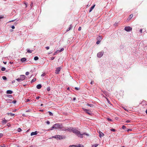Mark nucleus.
<instances>
[{"instance_id": "nucleus-27", "label": "nucleus", "mask_w": 147, "mask_h": 147, "mask_svg": "<svg viewBox=\"0 0 147 147\" xmlns=\"http://www.w3.org/2000/svg\"><path fill=\"white\" fill-rule=\"evenodd\" d=\"M2 78L4 80H5L7 79V78L5 76H3L2 77Z\"/></svg>"}, {"instance_id": "nucleus-18", "label": "nucleus", "mask_w": 147, "mask_h": 147, "mask_svg": "<svg viewBox=\"0 0 147 147\" xmlns=\"http://www.w3.org/2000/svg\"><path fill=\"white\" fill-rule=\"evenodd\" d=\"M66 127H63L62 126V129H61L62 131H66Z\"/></svg>"}, {"instance_id": "nucleus-41", "label": "nucleus", "mask_w": 147, "mask_h": 147, "mask_svg": "<svg viewBox=\"0 0 147 147\" xmlns=\"http://www.w3.org/2000/svg\"><path fill=\"white\" fill-rule=\"evenodd\" d=\"M47 50H48L49 49V47H45Z\"/></svg>"}, {"instance_id": "nucleus-12", "label": "nucleus", "mask_w": 147, "mask_h": 147, "mask_svg": "<svg viewBox=\"0 0 147 147\" xmlns=\"http://www.w3.org/2000/svg\"><path fill=\"white\" fill-rule=\"evenodd\" d=\"M7 122V120L5 119L3 120L2 121V123L3 124H4L6 123Z\"/></svg>"}, {"instance_id": "nucleus-25", "label": "nucleus", "mask_w": 147, "mask_h": 147, "mask_svg": "<svg viewBox=\"0 0 147 147\" xmlns=\"http://www.w3.org/2000/svg\"><path fill=\"white\" fill-rule=\"evenodd\" d=\"M87 105L90 106L91 107H93V105L92 104H87Z\"/></svg>"}, {"instance_id": "nucleus-15", "label": "nucleus", "mask_w": 147, "mask_h": 147, "mask_svg": "<svg viewBox=\"0 0 147 147\" xmlns=\"http://www.w3.org/2000/svg\"><path fill=\"white\" fill-rule=\"evenodd\" d=\"M6 93L7 94H11L13 93V92L11 90H8L7 91Z\"/></svg>"}, {"instance_id": "nucleus-61", "label": "nucleus", "mask_w": 147, "mask_h": 147, "mask_svg": "<svg viewBox=\"0 0 147 147\" xmlns=\"http://www.w3.org/2000/svg\"><path fill=\"white\" fill-rule=\"evenodd\" d=\"M23 116H25V115L24 114H22V115Z\"/></svg>"}, {"instance_id": "nucleus-58", "label": "nucleus", "mask_w": 147, "mask_h": 147, "mask_svg": "<svg viewBox=\"0 0 147 147\" xmlns=\"http://www.w3.org/2000/svg\"><path fill=\"white\" fill-rule=\"evenodd\" d=\"M3 17L1 16H0V19H1V18H3Z\"/></svg>"}, {"instance_id": "nucleus-55", "label": "nucleus", "mask_w": 147, "mask_h": 147, "mask_svg": "<svg viewBox=\"0 0 147 147\" xmlns=\"http://www.w3.org/2000/svg\"><path fill=\"white\" fill-rule=\"evenodd\" d=\"M14 21V20H11V21H10L9 22H13Z\"/></svg>"}, {"instance_id": "nucleus-46", "label": "nucleus", "mask_w": 147, "mask_h": 147, "mask_svg": "<svg viewBox=\"0 0 147 147\" xmlns=\"http://www.w3.org/2000/svg\"><path fill=\"white\" fill-rule=\"evenodd\" d=\"M142 29H140V32L141 33H142Z\"/></svg>"}, {"instance_id": "nucleus-33", "label": "nucleus", "mask_w": 147, "mask_h": 147, "mask_svg": "<svg viewBox=\"0 0 147 147\" xmlns=\"http://www.w3.org/2000/svg\"><path fill=\"white\" fill-rule=\"evenodd\" d=\"M18 132H20L21 131V129L19 128L18 129Z\"/></svg>"}, {"instance_id": "nucleus-10", "label": "nucleus", "mask_w": 147, "mask_h": 147, "mask_svg": "<svg viewBox=\"0 0 147 147\" xmlns=\"http://www.w3.org/2000/svg\"><path fill=\"white\" fill-rule=\"evenodd\" d=\"M95 5L94 4L92 6V7H91L89 10V12H91L92 10H93V9L94 8V7H95Z\"/></svg>"}, {"instance_id": "nucleus-42", "label": "nucleus", "mask_w": 147, "mask_h": 147, "mask_svg": "<svg viewBox=\"0 0 147 147\" xmlns=\"http://www.w3.org/2000/svg\"><path fill=\"white\" fill-rule=\"evenodd\" d=\"M107 119L108 120L110 121H112V120L111 119H109V118H108Z\"/></svg>"}, {"instance_id": "nucleus-59", "label": "nucleus", "mask_w": 147, "mask_h": 147, "mask_svg": "<svg viewBox=\"0 0 147 147\" xmlns=\"http://www.w3.org/2000/svg\"><path fill=\"white\" fill-rule=\"evenodd\" d=\"M3 63H4V64H6L7 62H3Z\"/></svg>"}, {"instance_id": "nucleus-64", "label": "nucleus", "mask_w": 147, "mask_h": 147, "mask_svg": "<svg viewBox=\"0 0 147 147\" xmlns=\"http://www.w3.org/2000/svg\"><path fill=\"white\" fill-rule=\"evenodd\" d=\"M146 112L147 114V109L146 110Z\"/></svg>"}, {"instance_id": "nucleus-32", "label": "nucleus", "mask_w": 147, "mask_h": 147, "mask_svg": "<svg viewBox=\"0 0 147 147\" xmlns=\"http://www.w3.org/2000/svg\"><path fill=\"white\" fill-rule=\"evenodd\" d=\"M131 121L130 120H127L126 121H125V123H129Z\"/></svg>"}, {"instance_id": "nucleus-11", "label": "nucleus", "mask_w": 147, "mask_h": 147, "mask_svg": "<svg viewBox=\"0 0 147 147\" xmlns=\"http://www.w3.org/2000/svg\"><path fill=\"white\" fill-rule=\"evenodd\" d=\"M99 136H100V138L103 137L104 136V134L100 131H99Z\"/></svg>"}, {"instance_id": "nucleus-21", "label": "nucleus", "mask_w": 147, "mask_h": 147, "mask_svg": "<svg viewBox=\"0 0 147 147\" xmlns=\"http://www.w3.org/2000/svg\"><path fill=\"white\" fill-rule=\"evenodd\" d=\"M133 16V15L132 14H131V15H130L129 16V17L128 18V19H129V20H130L131 18Z\"/></svg>"}, {"instance_id": "nucleus-9", "label": "nucleus", "mask_w": 147, "mask_h": 147, "mask_svg": "<svg viewBox=\"0 0 147 147\" xmlns=\"http://www.w3.org/2000/svg\"><path fill=\"white\" fill-rule=\"evenodd\" d=\"M37 133H38L37 131H35L34 132H33L31 133L30 135H31V136H32L33 135H36L37 134Z\"/></svg>"}, {"instance_id": "nucleus-24", "label": "nucleus", "mask_w": 147, "mask_h": 147, "mask_svg": "<svg viewBox=\"0 0 147 147\" xmlns=\"http://www.w3.org/2000/svg\"><path fill=\"white\" fill-rule=\"evenodd\" d=\"M36 81V78H34L31 81V82L32 83L33 82H34Z\"/></svg>"}, {"instance_id": "nucleus-8", "label": "nucleus", "mask_w": 147, "mask_h": 147, "mask_svg": "<svg viewBox=\"0 0 147 147\" xmlns=\"http://www.w3.org/2000/svg\"><path fill=\"white\" fill-rule=\"evenodd\" d=\"M61 69V68L60 67H57L55 71V73L56 74H58L60 71Z\"/></svg>"}, {"instance_id": "nucleus-2", "label": "nucleus", "mask_w": 147, "mask_h": 147, "mask_svg": "<svg viewBox=\"0 0 147 147\" xmlns=\"http://www.w3.org/2000/svg\"><path fill=\"white\" fill-rule=\"evenodd\" d=\"M62 125L61 124L56 123L53 125L51 130L53 129H57L58 128L62 129Z\"/></svg>"}, {"instance_id": "nucleus-16", "label": "nucleus", "mask_w": 147, "mask_h": 147, "mask_svg": "<svg viewBox=\"0 0 147 147\" xmlns=\"http://www.w3.org/2000/svg\"><path fill=\"white\" fill-rule=\"evenodd\" d=\"M72 26L71 25L69 27L68 29H67V30H66V31H68L70 30H71L72 29Z\"/></svg>"}, {"instance_id": "nucleus-40", "label": "nucleus", "mask_w": 147, "mask_h": 147, "mask_svg": "<svg viewBox=\"0 0 147 147\" xmlns=\"http://www.w3.org/2000/svg\"><path fill=\"white\" fill-rule=\"evenodd\" d=\"M81 27H80L78 29L79 31H80L81 30Z\"/></svg>"}, {"instance_id": "nucleus-39", "label": "nucleus", "mask_w": 147, "mask_h": 147, "mask_svg": "<svg viewBox=\"0 0 147 147\" xmlns=\"http://www.w3.org/2000/svg\"><path fill=\"white\" fill-rule=\"evenodd\" d=\"M126 128V127L124 125H123L122 127V128L123 129H125Z\"/></svg>"}, {"instance_id": "nucleus-60", "label": "nucleus", "mask_w": 147, "mask_h": 147, "mask_svg": "<svg viewBox=\"0 0 147 147\" xmlns=\"http://www.w3.org/2000/svg\"><path fill=\"white\" fill-rule=\"evenodd\" d=\"M9 100L10 101H11V100H8L7 102H9L11 103V102H9Z\"/></svg>"}, {"instance_id": "nucleus-53", "label": "nucleus", "mask_w": 147, "mask_h": 147, "mask_svg": "<svg viewBox=\"0 0 147 147\" xmlns=\"http://www.w3.org/2000/svg\"><path fill=\"white\" fill-rule=\"evenodd\" d=\"M45 75V74L44 73L43 74H42L41 75V76H44Z\"/></svg>"}, {"instance_id": "nucleus-19", "label": "nucleus", "mask_w": 147, "mask_h": 147, "mask_svg": "<svg viewBox=\"0 0 147 147\" xmlns=\"http://www.w3.org/2000/svg\"><path fill=\"white\" fill-rule=\"evenodd\" d=\"M26 59L25 58H23L21 59V61L22 62H24L26 60Z\"/></svg>"}, {"instance_id": "nucleus-45", "label": "nucleus", "mask_w": 147, "mask_h": 147, "mask_svg": "<svg viewBox=\"0 0 147 147\" xmlns=\"http://www.w3.org/2000/svg\"><path fill=\"white\" fill-rule=\"evenodd\" d=\"M16 100H13V101L12 102H13V103H14V104L16 103Z\"/></svg>"}, {"instance_id": "nucleus-7", "label": "nucleus", "mask_w": 147, "mask_h": 147, "mask_svg": "<svg viewBox=\"0 0 147 147\" xmlns=\"http://www.w3.org/2000/svg\"><path fill=\"white\" fill-rule=\"evenodd\" d=\"M73 127H66V131H68L69 132H71Z\"/></svg>"}, {"instance_id": "nucleus-34", "label": "nucleus", "mask_w": 147, "mask_h": 147, "mask_svg": "<svg viewBox=\"0 0 147 147\" xmlns=\"http://www.w3.org/2000/svg\"><path fill=\"white\" fill-rule=\"evenodd\" d=\"M29 72H26V73H25V74L26 75H28L29 74Z\"/></svg>"}, {"instance_id": "nucleus-29", "label": "nucleus", "mask_w": 147, "mask_h": 147, "mask_svg": "<svg viewBox=\"0 0 147 147\" xmlns=\"http://www.w3.org/2000/svg\"><path fill=\"white\" fill-rule=\"evenodd\" d=\"M111 131H115V129H110Z\"/></svg>"}, {"instance_id": "nucleus-6", "label": "nucleus", "mask_w": 147, "mask_h": 147, "mask_svg": "<svg viewBox=\"0 0 147 147\" xmlns=\"http://www.w3.org/2000/svg\"><path fill=\"white\" fill-rule=\"evenodd\" d=\"M83 110L88 114L89 115L91 114V112L89 110L87 109H83Z\"/></svg>"}, {"instance_id": "nucleus-38", "label": "nucleus", "mask_w": 147, "mask_h": 147, "mask_svg": "<svg viewBox=\"0 0 147 147\" xmlns=\"http://www.w3.org/2000/svg\"><path fill=\"white\" fill-rule=\"evenodd\" d=\"M46 123H47V124H49L50 123V122L49 121H47Z\"/></svg>"}, {"instance_id": "nucleus-49", "label": "nucleus", "mask_w": 147, "mask_h": 147, "mask_svg": "<svg viewBox=\"0 0 147 147\" xmlns=\"http://www.w3.org/2000/svg\"><path fill=\"white\" fill-rule=\"evenodd\" d=\"M40 97L39 96H37L36 97V99H38L40 98Z\"/></svg>"}, {"instance_id": "nucleus-62", "label": "nucleus", "mask_w": 147, "mask_h": 147, "mask_svg": "<svg viewBox=\"0 0 147 147\" xmlns=\"http://www.w3.org/2000/svg\"><path fill=\"white\" fill-rule=\"evenodd\" d=\"M76 99V98H73V100H75Z\"/></svg>"}, {"instance_id": "nucleus-57", "label": "nucleus", "mask_w": 147, "mask_h": 147, "mask_svg": "<svg viewBox=\"0 0 147 147\" xmlns=\"http://www.w3.org/2000/svg\"><path fill=\"white\" fill-rule=\"evenodd\" d=\"M8 96L9 97H11L12 96L11 95H9Z\"/></svg>"}, {"instance_id": "nucleus-28", "label": "nucleus", "mask_w": 147, "mask_h": 147, "mask_svg": "<svg viewBox=\"0 0 147 147\" xmlns=\"http://www.w3.org/2000/svg\"><path fill=\"white\" fill-rule=\"evenodd\" d=\"M5 69H5V67H2V68H1V70H2V71H5Z\"/></svg>"}, {"instance_id": "nucleus-13", "label": "nucleus", "mask_w": 147, "mask_h": 147, "mask_svg": "<svg viewBox=\"0 0 147 147\" xmlns=\"http://www.w3.org/2000/svg\"><path fill=\"white\" fill-rule=\"evenodd\" d=\"M57 138H59V139H61L63 138L62 136L59 135H57Z\"/></svg>"}, {"instance_id": "nucleus-37", "label": "nucleus", "mask_w": 147, "mask_h": 147, "mask_svg": "<svg viewBox=\"0 0 147 147\" xmlns=\"http://www.w3.org/2000/svg\"><path fill=\"white\" fill-rule=\"evenodd\" d=\"M18 110V109H15L13 111L14 112H15L17 110Z\"/></svg>"}, {"instance_id": "nucleus-56", "label": "nucleus", "mask_w": 147, "mask_h": 147, "mask_svg": "<svg viewBox=\"0 0 147 147\" xmlns=\"http://www.w3.org/2000/svg\"><path fill=\"white\" fill-rule=\"evenodd\" d=\"M93 81H92L91 82H90V84H93Z\"/></svg>"}, {"instance_id": "nucleus-23", "label": "nucleus", "mask_w": 147, "mask_h": 147, "mask_svg": "<svg viewBox=\"0 0 147 147\" xmlns=\"http://www.w3.org/2000/svg\"><path fill=\"white\" fill-rule=\"evenodd\" d=\"M27 52L29 53H32V51L30 50V49H27Z\"/></svg>"}, {"instance_id": "nucleus-20", "label": "nucleus", "mask_w": 147, "mask_h": 147, "mask_svg": "<svg viewBox=\"0 0 147 147\" xmlns=\"http://www.w3.org/2000/svg\"><path fill=\"white\" fill-rule=\"evenodd\" d=\"M98 144H95L92 145V147H96L98 146Z\"/></svg>"}, {"instance_id": "nucleus-1", "label": "nucleus", "mask_w": 147, "mask_h": 147, "mask_svg": "<svg viewBox=\"0 0 147 147\" xmlns=\"http://www.w3.org/2000/svg\"><path fill=\"white\" fill-rule=\"evenodd\" d=\"M72 131L73 133L75 134L77 136H78L81 138H83V135H86L87 136H89V134L85 133H84L82 134H80V131H79L75 128L73 127V129H72Z\"/></svg>"}, {"instance_id": "nucleus-14", "label": "nucleus", "mask_w": 147, "mask_h": 147, "mask_svg": "<svg viewBox=\"0 0 147 147\" xmlns=\"http://www.w3.org/2000/svg\"><path fill=\"white\" fill-rule=\"evenodd\" d=\"M42 87L41 85L39 84L37 85L36 88L38 89H40Z\"/></svg>"}, {"instance_id": "nucleus-47", "label": "nucleus", "mask_w": 147, "mask_h": 147, "mask_svg": "<svg viewBox=\"0 0 147 147\" xmlns=\"http://www.w3.org/2000/svg\"><path fill=\"white\" fill-rule=\"evenodd\" d=\"M57 135H56L52 137L56 138H57Z\"/></svg>"}, {"instance_id": "nucleus-5", "label": "nucleus", "mask_w": 147, "mask_h": 147, "mask_svg": "<svg viewBox=\"0 0 147 147\" xmlns=\"http://www.w3.org/2000/svg\"><path fill=\"white\" fill-rule=\"evenodd\" d=\"M125 30L127 31H129L132 29V28L129 26L125 27Z\"/></svg>"}, {"instance_id": "nucleus-4", "label": "nucleus", "mask_w": 147, "mask_h": 147, "mask_svg": "<svg viewBox=\"0 0 147 147\" xmlns=\"http://www.w3.org/2000/svg\"><path fill=\"white\" fill-rule=\"evenodd\" d=\"M104 52L102 51L98 53L97 54V56L98 57H101L103 55Z\"/></svg>"}, {"instance_id": "nucleus-35", "label": "nucleus", "mask_w": 147, "mask_h": 147, "mask_svg": "<svg viewBox=\"0 0 147 147\" xmlns=\"http://www.w3.org/2000/svg\"><path fill=\"white\" fill-rule=\"evenodd\" d=\"M55 58V57H51V60H53Z\"/></svg>"}, {"instance_id": "nucleus-3", "label": "nucleus", "mask_w": 147, "mask_h": 147, "mask_svg": "<svg viewBox=\"0 0 147 147\" xmlns=\"http://www.w3.org/2000/svg\"><path fill=\"white\" fill-rule=\"evenodd\" d=\"M26 78V76L24 75H21L20 78L16 79V80L19 82L21 81L24 80Z\"/></svg>"}, {"instance_id": "nucleus-31", "label": "nucleus", "mask_w": 147, "mask_h": 147, "mask_svg": "<svg viewBox=\"0 0 147 147\" xmlns=\"http://www.w3.org/2000/svg\"><path fill=\"white\" fill-rule=\"evenodd\" d=\"M97 40L98 39H102V38H101V37L100 36H99L97 38Z\"/></svg>"}, {"instance_id": "nucleus-36", "label": "nucleus", "mask_w": 147, "mask_h": 147, "mask_svg": "<svg viewBox=\"0 0 147 147\" xmlns=\"http://www.w3.org/2000/svg\"><path fill=\"white\" fill-rule=\"evenodd\" d=\"M100 42V41H99V40H98L97 41V42H96V43L97 44H99Z\"/></svg>"}, {"instance_id": "nucleus-26", "label": "nucleus", "mask_w": 147, "mask_h": 147, "mask_svg": "<svg viewBox=\"0 0 147 147\" xmlns=\"http://www.w3.org/2000/svg\"><path fill=\"white\" fill-rule=\"evenodd\" d=\"M48 113H49V115H51V116H53V113L49 111L48 112Z\"/></svg>"}, {"instance_id": "nucleus-30", "label": "nucleus", "mask_w": 147, "mask_h": 147, "mask_svg": "<svg viewBox=\"0 0 147 147\" xmlns=\"http://www.w3.org/2000/svg\"><path fill=\"white\" fill-rule=\"evenodd\" d=\"M50 90V87H49L47 88V90L48 91H49Z\"/></svg>"}, {"instance_id": "nucleus-50", "label": "nucleus", "mask_w": 147, "mask_h": 147, "mask_svg": "<svg viewBox=\"0 0 147 147\" xmlns=\"http://www.w3.org/2000/svg\"><path fill=\"white\" fill-rule=\"evenodd\" d=\"M64 50V49L63 48H62L61 49V50L60 51V52H61L62 51H63Z\"/></svg>"}, {"instance_id": "nucleus-48", "label": "nucleus", "mask_w": 147, "mask_h": 147, "mask_svg": "<svg viewBox=\"0 0 147 147\" xmlns=\"http://www.w3.org/2000/svg\"><path fill=\"white\" fill-rule=\"evenodd\" d=\"M11 28L12 29H14L15 28V27L14 26H13L12 27H11Z\"/></svg>"}, {"instance_id": "nucleus-17", "label": "nucleus", "mask_w": 147, "mask_h": 147, "mask_svg": "<svg viewBox=\"0 0 147 147\" xmlns=\"http://www.w3.org/2000/svg\"><path fill=\"white\" fill-rule=\"evenodd\" d=\"M7 114L8 115H10L11 116H13L15 115L14 114L11 113H7Z\"/></svg>"}, {"instance_id": "nucleus-22", "label": "nucleus", "mask_w": 147, "mask_h": 147, "mask_svg": "<svg viewBox=\"0 0 147 147\" xmlns=\"http://www.w3.org/2000/svg\"><path fill=\"white\" fill-rule=\"evenodd\" d=\"M38 59V57H37V56H36V57H34V59L35 60H37Z\"/></svg>"}, {"instance_id": "nucleus-44", "label": "nucleus", "mask_w": 147, "mask_h": 147, "mask_svg": "<svg viewBox=\"0 0 147 147\" xmlns=\"http://www.w3.org/2000/svg\"><path fill=\"white\" fill-rule=\"evenodd\" d=\"M5 145L4 144H3V146H0V147H5Z\"/></svg>"}, {"instance_id": "nucleus-54", "label": "nucleus", "mask_w": 147, "mask_h": 147, "mask_svg": "<svg viewBox=\"0 0 147 147\" xmlns=\"http://www.w3.org/2000/svg\"><path fill=\"white\" fill-rule=\"evenodd\" d=\"M29 100H30L29 99H27L26 100V102H28L29 101Z\"/></svg>"}, {"instance_id": "nucleus-51", "label": "nucleus", "mask_w": 147, "mask_h": 147, "mask_svg": "<svg viewBox=\"0 0 147 147\" xmlns=\"http://www.w3.org/2000/svg\"><path fill=\"white\" fill-rule=\"evenodd\" d=\"M71 146H75V147H77V146H74V145H70L69 146V147H71Z\"/></svg>"}, {"instance_id": "nucleus-43", "label": "nucleus", "mask_w": 147, "mask_h": 147, "mask_svg": "<svg viewBox=\"0 0 147 147\" xmlns=\"http://www.w3.org/2000/svg\"><path fill=\"white\" fill-rule=\"evenodd\" d=\"M75 89L76 90H79V88L76 87H75Z\"/></svg>"}, {"instance_id": "nucleus-63", "label": "nucleus", "mask_w": 147, "mask_h": 147, "mask_svg": "<svg viewBox=\"0 0 147 147\" xmlns=\"http://www.w3.org/2000/svg\"><path fill=\"white\" fill-rule=\"evenodd\" d=\"M43 104H41L40 106H43Z\"/></svg>"}, {"instance_id": "nucleus-52", "label": "nucleus", "mask_w": 147, "mask_h": 147, "mask_svg": "<svg viewBox=\"0 0 147 147\" xmlns=\"http://www.w3.org/2000/svg\"><path fill=\"white\" fill-rule=\"evenodd\" d=\"M60 52V51H59V50H57L56 52V53H58L59 52Z\"/></svg>"}]
</instances>
